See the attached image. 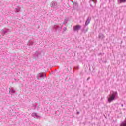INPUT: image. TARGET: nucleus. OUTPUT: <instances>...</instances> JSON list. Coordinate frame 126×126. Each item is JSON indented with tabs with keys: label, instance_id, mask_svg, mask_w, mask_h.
Segmentation results:
<instances>
[{
	"label": "nucleus",
	"instance_id": "f257e3e1",
	"mask_svg": "<svg viewBox=\"0 0 126 126\" xmlns=\"http://www.w3.org/2000/svg\"><path fill=\"white\" fill-rule=\"evenodd\" d=\"M81 28V26L80 25H76L73 27V30L74 31H78Z\"/></svg>",
	"mask_w": 126,
	"mask_h": 126
},
{
	"label": "nucleus",
	"instance_id": "f03ea898",
	"mask_svg": "<svg viewBox=\"0 0 126 126\" xmlns=\"http://www.w3.org/2000/svg\"><path fill=\"white\" fill-rule=\"evenodd\" d=\"M115 100V94H112L109 98L108 102L109 103H111L112 101Z\"/></svg>",
	"mask_w": 126,
	"mask_h": 126
},
{
	"label": "nucleus",
	"instance_id": "7ed1b4c3",
	"mask_svg": "<svg viewBox=\"0 0 126 126\" xmlns=\"http://www.w3.org/2000/svg\"><path fill=\"white\" fill-rule=\"evenodd\" d=\"M89 23H90V18H88L87 21H86L85 25H88Z\"/></svg>",
	"mask_w": 126,
	"mask_h": 126
},
{
	"label": "nucleus",
	"instance_id": "20e7f679",
	"mask_svg": "<svg viewBox=\"0 0 126 126\" xmlns=\"http://www.w3.org/2000/svg\"><path fill=\"white\" fill-rule=\"evenodd\" d=\"M120 126H126V121L122 122V123L120 124Z\"/></svg>",
	"mask_w": 126,
	"mask_h": 126
},
{
	"label": "nucleus",
	"instance_id": "39448f33",
	"mask_svg": "<svg viewBox=\"0 0 126 126\" xmlns=\"http://www.w3.org/2000/svg\"><path fill=\"white\" fill-rule=\"evenodd\" d=\"M120 3H122V2H126V0H119Z\"/></svg>",
	"mask_w": 126,
	"mask_h": 126
},
{
	"label": "nucleus",
	"instance_id": "423d86ee",
	"mask_svg": "<svg viewBox=\"0 0 126 126\" xmlns=\"http://www.w3.org/2000/svg\"><path fill=\"white\" fill-rule=\"evenodd\" d=\"M43 76V75H41L40 76V77H42Z\"/></svg>",
	"mask_w": 126,
	"mask_h": 126
}]
</instances>
